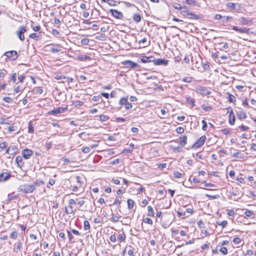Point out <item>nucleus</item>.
I'll use <instances>...</instances> for the list:
<instances>
[{
	"instance_id": "obj_1",
	"label": "nucleus",
	"mask_w": 256,
	"mask_h": 256,
	"mask_svg": "<svg viewBox=\"0 0 256 256\" xmlns=\"http://www.w3.org/2000/svg\"><path fill=\"white\" fill-rule=\"evenodd\" d=\"M206 140L205 136H200L196 142H195L192 146V148H198L202 146Z\"/></svg>"
},
{
	"instance_id": "obj_2",
	"label": "nucleus",
	"mask_w": 256,
	"mask_h": 256,
	"mask_svg": "<svg viewBox=\"0 0 256 256\" xmlns=\"http://www.w3.org/2000/svg\"><path fill=\"white\" fill-rule=\"evenodd\" d=\"M18 189L20 192L25 194L30 193L32 192V185L27 184L20 185Z\"/></svg>"
},
{
	"instance_id": "obj_3",
	"label": "nucleus",
	"mask_w": 256,
	"mask_h": 256,
	"mask_svg": "<svg viewBox=\"0 0 256 256\" xmlns=\"http://www.w3.org/2000/svg\"><path fill=\"white\" fill-rule=\"evenodd\" d=\"M119 104L120 106H124L126 110H130L132 108V104L128 101L126 98L123 97L119 101Z\"/></svg>"
},
{
	"instance_id": "obj_4",
	"label": "nucleus",
	"mask_w": 256,
	"mask_h": 256,
	"mask_svg": "<svg viewBox=\"0 0 256 256\" xmlns=\"http://www.w3.org/2000/svg\"><path fill=\"white\" fill-rule=\"evenodd\" d=\"M122 64L126 68L134 69L139 68V65L137 63L130 60H126Z\"/></svg>"
},
{
	"instance_id": "obj_5",
	"label": "nucleus",
	"mask_w": 256,
	"mask_h": 256,
	"mask_svg": "<svg viewBox=\"0 0 256 256\" xmlns=\"http://www.w3.org/2000/svg\"><path fill=\"white\" fill-rule=\"evenodd\" d=\"M68 109V108L66 106L65 108L62 107H58L52 110L50 114L52 115H56L61 113H63L66 112Z\"/></svg>"
},
{
	"instance_id": "obj_6",
	"label": "nucleus",
	"mask_w": 256,
	"mask_h": 256,
	"mask_svg": "<svg viewBox=\"0 0 256 256\" xmlns=\"http://www.w3.org/2000/svg\"><path fill=\"white\" fill-rule=\"evenodd\" d=\"M226 6L234 10L236 12H238L240 10L241 8V6L240 4H238V3H233L232 2H229L226 4Z\"/></svg>"
},
{
	"instance_id": "obj_7",
	"label": "nucleus",
	"mask_w": 256,
	"mask_h": 256,
	"mask_svg": "<svg viewBox=\"0 0 256 256\" xmlns=\"http://www.w3.org/2000/svg\"><path fill=\"white\" fill-rule=\"evenodd\" d=\"M110 12H111L112 16L118 19H122L124 18L123 14L116 10L110 9Z\"/></svg>"
},
{
	"instance_id": "obj_8",
	"label": "nucleus",
	"mask_w": 256,
	"mask_h": 256,
	"mask_svg": "<svg viewBox=\"0 0 256 256\" xmlns=\"http://www.w3.org/2000/svg\"><path fill=\"white\" fill-rule=\"evenodd\" d=\"M4 55L11 60H14L18 58L17 52L14 50L6 52L4 53Z\"/></svg>"
},
{
	"instance_id": "obj_9",
	"label": "nucleus",
	"mask_w": 256,
	"mask_h": 256,
	"mask_svg": "<svg viewBox=\"0 0 256 256\" xmlns=\"http://www.w3.org/2000/svg\"><path fill=\"white\" fill-rule=\"evenodd\" d=\"M185 17L190 19L198 20L201 19L202 15L200 14H196L190 11L189 12H187Z\"/></svg>"
},
{
	"instance_id": "obj_10",
	"label": "nucleus",
	"mask_w": 256,
	"mask_h": 256,
	"mask_svg": "<svg viewBox=\"0 0 256 256\" xmlns=\"http://www.w3.org/2000/svg\"><path fill=\"white\" fill-rule=\"evenodd\" d=\"M26 32V29L24 26H20L18 28V30L16 32V34L18 35V38L21 40H24V34Z\"/></svg>"
},
{
	"instance_id": "obj_11",
	"label": "nucleus",
	"mask_w": 256,
	"mask_h": 256,
	"mask_svg": "<svg viewBox=\"0 0 256 256\" xmlns=\"http://www.w3.org/2000/svg\"><path fill=\"white\" fill-rule=\"evenodd\" d=\"M154 64L156 66H166L168 64V60L161 58H154Z\"/></svg>"
},
{
	"instance_id": "obj_12",
	"label": "nucleus",
	"mask_w": 256,
	"mask_h": 256,
	"mask_svg": "<svg viewBox=\"0 0 256 256\" xmlns=\"http://www.w3.org/2000/svg\"><path fill=\"white\" fill-rule=\"evenodd\" d=\"M196 92L204 96H208L211 94L210 91L208 90L206 88L202 86H200V88H198Z\"/></svg>"
},
{
	"instance_id": "obj_13",
	"label": "nucleus",
	"mask_w": 256,
	"mask_h": 256,
	"mask_svg": "<svg viewBox=\"0 0 256 256\" xmlns=\"http://www.w3.org/2000/svg\"><path fill=\"white\" fill-rule=\"evenodd\" d=\"M22 156L25 160H28L32 155V150L30 149H25L22 152Z\"/></svg>"
},
{
	"instance_id": "obj_14",
	"label": "nucleus",
	"mask_w": 256,
	"mask_h": 256,
	"mask_svg": "<svg viewBox=\"0 0 256 256\" xmlns=\"http://www.w3.org/2000/svg\"><path fill=\"white\" fill-rule=\"evenodd\" d=\"M235 116L231 108V110L230 111L228 116L229 124L231 125H234L235 122Z\"/></svg>"
},
{
	"instance_id": "obj_15",
	"label": "nucleus",
	"mask_w": 256,
	"mask_h": 256,
	"mask_svg": "<svg viewBox=\"0 0 256 256\" xmlns=\"http://www.w3.org/2000/svg\"><path fill=\"white\" fill-rule=\"evenodd\" d=\"M154 58L153 56L147 57V56H142L140 58V62L142 63H149L150 62H154Z\"/></svg>"
},
{
	"instance_id": "obj_16",
	"label": "nucleus",
	"mask_w": 256,
	"mask_h": 256,
	"mask_svg": "<svg viewBox=\"0 0 256 256\" xmlns=\"http://www.w3.org/2000/svg\"><path fill=\"white\" fill-rule=\"evenodd\" d=\"M238 21L242 25H248L252 24V19L246 18L244 17H240L239 18Z\"/></svg>"
},
{
	"instance_id": "obj_17",
	"label": "nucleus",
	"mask_w": 256,
	"mask_h": 256,
	"mask_svg": "<svg viewBox=\"0 0 256 256\" xmlns=\"http://www.w3.org/2000/svg\"><path fill=\"white\" fill-rule=\"evenodd\" d=\"M17 148L14 146H10L6 150V152L10 155L14 154L16 152Z\"/></svg>"
},
{
	"instance_id": "obj_18",
	"label": "nucleus",
	"mask_w": 256,
	"mask_h": 256,
	"mask_svg": "<svg viewBox=\"0 0 256 256\" xmlns=\"http://www.w3.org/2000/svg\"><path fill=\"white\" fill-rule=\"evenodd\" d=\"M236 114L238 119L240 120H242L246 118V114L242 110H240L239 111L236 112Z\"/></svg>"
},
{
	"instance_id": "obj_19",
	"label": "nucleus",
	"mask_w": 256,
	"mask_h": 256,
	"mask_svg": "<svg viewBox=\"0 0 256 256\" xmlns=\"http://www.w3.org/2000/svg\"><path fill=\"white\" fill-rule=\"evenodd\" d=\"M10 176L8 172H3L0 174V182H5L8 180Z\"/></svg>"
},
{
	"instance_id": "obj_20",
	"label": "nucleus",
	"mask_w": 256,
	"mask_h": 256,
	"mask_svg": "<svg viewBox=\"0 0 256 256\" xmlns=\"http://www.w3.org/2000/svg\"><path fill=\"white\" fill-rule=\"evenodd\" d=\"M178 142L179 144L182 146H184L186 144L187 141V136H184L180 138L178 140Z\"/></svg>"
},
{
	"instance_id": "obj_21",
	"label": "nucleus",
	"mask_w": 256,
	"mask_h": 256,
	"mask_svg": "<svg viewBox=\"0 0 256 256\" xmlns=\"http://www.w3.org/2000/svg\"><path fill=\"white\" fill-rule=\"evenodd\" d=\"M22 156H18L16 158V162L18 164V166L20 167H22L24 164L23 162V159Z\"/></svg>"
},
{
	"instance_id": "obj_22",
	"label": "nucleus",
	"mask_w": 256,
	"mask_h": 256,
	"mask_svg": "<svg viewBox=\"0 0 256 256\" xmlns=\"http://www.w3.org/2000/svg\"><path fill=\"white\" fill-rule=\"evenodd\" d=\"M90 58L89 56L86 55H80L77 56V60L80 61H86L88 60H90Z\"/></svg>"
},
{
	"instance_id": "obj_23",
	"label": "nucleus",
	"mask_w": 256,
	"mask_h": 256,
	"mask_svg": "<svg viewBox=\"0 0 256 256\" xmlns=\"http://www.w3.org/2000/svg\"><path fill=\"white\" fill-rule=\"evenodd\" d=\"M154 210L153 208L149 206H148V216H154Z\"/></svg>"
},
{
	"instance_id": "obj_24",
	"label": "nucleus",
	"mask_w": 256,
	"mask_h": 256,
	"mask_svg": "<svg viewBox=\"0 0 256 256\" xmlns=\"http://www.w3.org/2000/svg\"><path fill=\"white\" fill-rule=\"evenodd\" d=\"M65 212L66 214H74V211L72 210V206H69L68 207H65Z\"/></svg>"
},
{
	"instance_id": "obj_25",
	"label": "nucleus",
	"mask_w": 256,
	"mask_h": 256,
	"mask_svg": "<svg viewBox=\"0 0 256 256\" xmlns=\"http://www.w3.org/2000/svg\"><path fill=\"white\" fill-rule=\"evenodd\" d=\"M133 20L136 22H139L141 21L142 16L140 14H134L132 16Z\"/></svg>"
},
{
	"instance_id": "obj_26",
	"label": "nucleus",
	"mask_w": 256,
	"mask_h": 256,
	"mask_svg": "<svg viewBox=\"0 0 256 256\" xmlns=\"http://www.w3.org/2000/svg\"><path fill=\"white\" fill-rule=\"evenodd\" d=\"M43 92L42 88L41 86H36L34 88H33V92H34V94H42Z\"/></svg>"
},
{
	"instance_id": "obj_27",
	"label": "nucleus",
	"mask_w": 256,
	"mask_h": 256,
	"mask_svg": "<svg viewBox=\"0 0 256 256\" xmlns=\"http://www.w3.org/2000/svg\"><path fill=\"white\" fill-rule=\"evenodd\" d=\"M127 204H128V209H132L134 206V201L132 199H128L127 200Z\"/></svg>"
},
{
	"instance_id": "obj_28",
	"label": "nucleus",
	"mask_w": 256,
	"mask_h": 256,
	"mask_svg": "<svg viewBox=\"0 0 256 256\" xmlns=\"http://www.w3.org/2000/svg\"><path fill=\"white\" fill-rule=\"evenodd\" d=\"M42 37V34L40 32L38 34L33 33V39L38 40Z\"/></svg>"
},
{
	"instance_id": "obj_29",
	"label": "nucleus",
	"mask_w": 256,
	"mask_h": 256,
	"mask_svg": "<svg viewBox=\"0 0 256 256\" xmlns=\"http://www.w3.org/2000/svg\"><path fill=\"white\" fill-rule=\"evenodd\" d=\"M181 11V13L182 14V15L184 16H186V14H187V12H189L190 10H188V8L186 6H183L182 7V9Z\"/></svg>"
},
{
	"instance_id": "obj_30",
	"label": "nucleus",
	"mask_w": 256,
	"mask_h": 256,
	"mask_svg": "<svg viewBox=\"0 0 256 256\" xmlns=\"http://www.w3.org/2000/svg\"><path fill=\"white\" fill-rule=\"evenodd\" d=\"M100 120L102 122H106L108 120L109 117L106 115L102 114L99 116Z\"/></svg>"
},
{
	"instance_id": "obj_31",
	"label": "nucleus",
	"mask_w": 256,
	"mask_h": 256,
	"mask_svg": "<svg viewBox=\"0 0 256 256\" xmlns=\"http://www.w3.org/2000/svg\"><path fill=\"white\" fill-rule=\"evenodd\" d=\"M84 228L85 230H87L90 228V224L88 220H84Z\"/></svg>"
},
{
	"instance_id": "obj_32",
	"label": "nucleus",
	"mask_w": 256,
	"mask_h": 256,
	"mask_svg": "<svg viewBox=\"0 0 256 256\" xmlns=\"http://www.w3.org/2000/svg\"><path fill=\"white\" fill-rule=\"evenodd\" d=\"M192 76H186L184 78L182 81L184 82L190 83L192 82Z\"/></svg>"
},
{
	"instance_id": "obj_33",
	"label": "nucleus",
	"mask_w": 256,
	"mask_h": 256,
	"mask_svg": "<svg viewBox=\"0 0 256 256\" xmlns=\"http://www.w3.org/2000/svg\"><path fill=\"white\" fill-rule=\"evenodd\" d=\"M216 224L219 226H221L222 228H225L228 224V222L226 220H223L221 222L218 221L216 222Z\"/></svg>"
},
{
	"instance_id": "obj_34",
	"label": "nucleus",
	"mask_w": 256,
	"mask_h": 256,
	"mask_svg": "<svg viewBox=\"0 0 256 256\" xmlns=\"http://www.w3.org/2000/svg\"><path fill=\"white\" fill-rule=\"evenodd\" d=\"M232 29L240 33H244V28H239L236 26H233Z\"/></svg>"
},
{
	"instance_id": "obj_35",
	"label": "nucleus",
	"mask_w": 256,
	"mask_h": 256,
	"mask_svg": "<svg viewBox=\"0 0 256 256\" xmlns=\"http://www.w3.org/2000/svg\"><path fill=\"white\" fill-rule=\"evenodd\" d=\"M172 151L174 152H182V147L176 146V147L172 148Z\"/></svg>"
},
{
	"instance_id": "obj_36",
	"label": "nucleus",
	"mask_w": 256,
	"mask_h": 256,
	"mask_svg": "<svg viewBox=\"0 0 256 256\" xmlns=\"http://www.w3.org/2000/svg\"><path fill=\"white\" fill-rule=\"evenodd\" d=\"M228 100L232 102H236V97L228 93Z\"/></svg>"
},
{
	"instance_id": "obj_37",
	"label": "nucleus",
	"mask_w": 256,
	"mask_h": 256,
	"mask_svg": "<svg viewBox=\"0 0 256 256\" xmlns=\"http://www.w3.org/2000/svg\"><path fill=\"white\" fill-rule=\"evenodd\" d=\"M106 2L110 6H116V2L114 0H107Z\"/></svg>"
},
{
	"instance_id": "obj_38",
	"label": "nucleus",
	"mask_w": 256,
	"mask_h": 256,
	"mask_svg": "<svg viewBox=\"0 0 256 256\" xmlns=\"http://www.w3.org/2000/svg\"><path fill=\"white\" fill-rule=\"evenodd\" d=\"M40 185H44V182L42 180H36L33 184V187L36 188V186H40Z\"/></svg>"
},
{
	"instance_id": "obj_39",
	"label": "nucleus",
	"mask_w": 256,
	"mask_h": 256,
	"mask_svg": "<svg viewBox=\"0 0 256 256\" xmlns=\"http://www.w3.org/2000/svg\"><path fill=\"white\" fill-rule=\"evenodd\" d=\"M176 132L178 134H182L184 132V129L182 127H178L176 128Z\"/></svg>"
},
{
	"instance_id": "obj_40",
	"label": "nucleus",
	"mask_w": 256,
	"mask_h": 256,
	"mask_svg": "<svg viewBox=\"0 0 256 256\" xmlns=\"http://www.w3.org/2000/svg\"><path fill=\"white\" fill-rule=\"evenodd\" d=\"M143 222L144 223L148 224L150 225H152L153 224L152 220L149 218H144Z\"/></svg>"
},
{
	"instance_id": "obj_41",
	"label": "nucleus",
	"mask_w": 256,
	"mask_h": 256,
	"mask_svg": "<svg viewBox=\"0 0 256 256\" xmlns=\"http://www.w3.org/2000/svg\"><path fill=\"white\" fill-rule=\"evenodd\" d=\"M244 214L246 217H251L254 214V213L252 211L250 210H247L244 212Z\"/></svg>"
},
{
	"instance_id": "obj_42",
	"label": "nucleus",
	"mask_w": 256,
	"mask_h": 256,
	"mask_svg": "<svg viewBox=\"0 0 256 256\" xmlns=\"http://www.w3.org/2000/svg\"><path fill=\"white\" fill-rule=\"evenodd\" d=\"M89 42H90L89 39H88L87 38H84L81 40V44L82 45L86 46L88 44Z\"/></svg>"
},
{
	"instance_id": "obj_43",
	"label": "nucleus",
	"mask_w": 256,
	"mask_h": 256,
	"mask_svg": "<svg viewBox=\"0 0 256 256\" xmlns=\"http://www.w3.org/2000/svg\"><path fill=\"white\" fill-rule=\"evenodd\" d=\"M222 132L225 134L228 135L230 133V128H224L221 130Z\"/></svg>"
},
{
	"instance_id": "obj_44",
	"label": "nucleus",
	"mask_w": 256,
	"mask_h": 256,
	"mask_svg": "<svg viewBox=\"0 0 256 256\" xmlns=\"http://www.w3.org/2000/svg\"><path fill=\"white\" fill-rule=\"evenodd\" d=\"M3 100L6 102L11 104L13 102L12 99L9 97H4L3 98Z\"/></svg>"
},
{
	"instance_id": "obj_45",
	"label": "nucleus",
	"mask_w": 256,
	"mask_h": 256,
	"mask_svg": "<svg viewBox=\"0 0 256 256\" xmlns=\"http://www.w3.org/2000/svg\"><path fill=\"white\" fill-rule=\"evenodd\" d=\"M64 78H66V76H56L55 78L57 80H62V82H66Z\"/></svg>"
},
{
	"instance_id": "obj_46",
	"label": "nucleus",
	"mask_w": 256,
	"mask_h": 256,
	"mask_svg": "<svg viewBox=\"0 0 256 256\" xmlns=\"http://www.w3.org/2000/svg\"><path fill=\"white\" fill-rule=\"evenodd\" d=\"M18 236V232L16 231L13 232L10 234V238L12 239H16Z\"/></svg>"
},
{
	"instance_id": "obj_47",
	"label": "nucleus",
	"mask_w": 256,
	"mask_h": 256,
	"mask_svg": "<svg viewBox=\"0 0 256 256\" xmlns=\"http://www.w3.org/2000/svg\"><path fill=\"white\" fill-rule=\"evenodd\" d=\"M173 174L176 178H180L182 176V174L178 171L174 172Z\"/></svg>"
},
{
	"instance_id": "obj_48",
	"label": "nucleus",
	"mask_w": 256,
	"mask_h": 256,
	"mask_svg": "<svg viewBox=\"0 0 256 256\" xmlns=\"http://www.w3.org/2000/svg\"><path fill=\"white\" fill-rule=\"evenodd\" d=\"M112 221L114 222H118V219L120 217V216H118L114 215L113 214H112Z\"/></svg>"
},
{
	"instance_id": "obj_49",
	"label": "nucleus",
	"mask_w": 256,
	"mask_h": 256,
	"mask_svg": "<svg viewBox=\"0 0 256 256\" xmlns=\"http://www.w3.org/2000/svg\"><path fill=\"white\" fill-rule=\"evenodd\" d=\"M232 241L236 244H238L241 242V239L240 238H234Z\"/></svg>"
},
{
	"instance_id": "obj_50",
	"label": "nucleus",
	"mask_w": 256,
	"mask_h": 256,
	"mask_svg": "<svg viewBox=\"0 0 256 256\" xmlns=\"http://www.w3.org/2000/svg\"><path fill=\"white\" fill-rule=\"evenodd\" d=\"M220 252L224 254H226L228 253L227 248L226 247H222L220 249Z\"/></svg>"
},
{
	"instance_id": "obj_51",
	"label": "nucleus",
	"mask_w": 256,
	"mask_h": 256,
	"mask_svg": "<svg viewBox=\"0 0 256 256\" xmlns=\"http://www.w3.org/2000/svg\"><path fill=\"white\" fill-rule=\"evenodd\" d=\"M244 34H255L256 33L251 32L250 28H244Z\"/></svg>"
},
{
	"instance_id": "obj_52",
	"label": "nucleus",
	"mask_w": 256,
	"mask_h": 256,
	"mask_svg": "<svg viewBox=\"0 0 256 256\" xmlns=\"http://www.w3.org/2000/svg\"><path fill=\"white\" fill-rule=\"evenodd\" d=\"M90 149L89 147H84L82 148V152L84 154H88L90 152Z\"/></svg>"
},
{
	"instance_id": "obj_53",
	"label": "nucleus",
	"mask_w": 256,
	"mask_h": 256,
	"mask_svg": "<svg viewBox=\"0 0 256 256\" xmlns=\"http://www.w3.org/2000/svg\"><path fill=\"white\" fill-rule=\"evenodd\" d=\"M84 104V102L80 100H76L74 102V104L76 106H83Z\"/></svg>"
},
{
	"instance_id": "obj_54",
	"label": "nucleus",
	"mask_w": 256,
	"mask_h": 256,
	"mask_svg": "<svg viewBox=\"0 0 256 256\" xmlns=\"http://www.w3.org/2000/svg\"><path fill=\"white\" fill-rule=\"evenodd\" d=\"M119 237H120V242H123L125 240L126 236L124 232H122V233L120 234Z\"/></svg>"
},
{
	"instance_id": "obj_55",
	"label": "nucleus",
	"mask_w": 256,
	"mask_h": 256,
	"mask_svg": "<svg viewBox=\"0 0 256 256\" xmlns=\"http://www.w3.org/2000/svg\"><path fill=\"white\" fill-rule=\"evenodd\" d=\"M238 128L242 130V131H246L248 130L249 129V128L247 126H245L244 125L240 126Z\"/></svg>"
},
{
	"instance_id": "obj_56",
	"label": "nucleus",
	"mask_w": 256,
	"mask_h": 256,
	"mask_svg": "<svg viewBox=\"0 0 256 256\" xmlns=\"http://www.w3.org/2000/svg\"><path fill=\"white\" fill-rule=\"evenodd\" d=\"M67 232H68V239H69L70 242H74L72 241V240H73L74 238H73V236H72V234L68 230L67 231Z\"/></svg>"
},
{
	"instance_id": "obj_57",
	"label": "nucleus",
	"mask_w": 256,
	"mask_h": 256,
	"mask_svg": "<svg viewBox=\"0 0 256 256\" xmlns=\"http://www.w3.org/2000/svg\"><path fill=\"white\" fill-rule=\"evenodd\" d=\"M198 225L200 228H204V222L202 220H200L198 222Z\"/></svg>"
},
{
	"instance_id": "obj_58",
	"label": "nucleus",
	"mask_w": 256,
	"mask_h": 256,
	"mask_svg": "<svg viewBox=\"0 0 256 256\" xmlns=\"http://www.w3.org/2000/svg\"><path fill=\"white\" fill-rule=\"evenodd\" d=\"M202 129L203 130H206L207 128V124L204 120H202Z\"/></svg>"
},
{
	"instance_id": "obj_59",
	"label": "nucleus",
	"mask_w": 256,
	"mask_h": 256,
	"mask_svg": "<svg viewBox=\"0 0 256 256\" xmlns=\"http://www.w3.org/2000/svg\"><path fill=\"white\" fill-rule=\"evenodd\" d=\"M172 6L176 10H180L182 9V7L179 4H175Z\"/></svg>"
},
{
	"instance_id": "obj_60",
	"label": "nucleus",
	"mask_w": 256,
	"mask_h": 256,
	"mask_svg": "<svg viewBox=\"0 0 256 256\" xmlns=\"http://www.w3.org/2000/svg\"><path fill=\"white\" fill-rule=\"evenodd\" d=\"M66 82H67L68 84L74 81V78L70 77L64 78Z\"/></svg>"
},
{
	"instance_id": "obj_61",
	"label": "nucleus",
	"mask_w": 256,
	"mask_h": 256,
	"mask_svg": "<svg viewBox=\"0 0 256 256\" xmlns=\"http://www.w3.org/2000/svg\"><path fill=\"white\" fill-rule=\"evenodd\" d=\"M185 2L186 4L190 5L194 4L196 3V1L194 0H186Z\"/></svg>"
},
{
	"instance_id": "obj_62",
	"label": "nucleus",
	"mask_w": 256,
	"mask_h": 256,
	"mask_svg": "<svg viewBox=\"0 0 256 256\" xmlns=\"http://www.w3.org/2000/svg\"><path fill=\"white\" fill-rule=\"evenodd\" d=\"M0 124H9L7 122V120L4 119V118H2L0 120Z\"/></svg>"
},
{
	"instance_id": "obj_63",
	"label": "nucleus",
	"mask_w": 256,
	"mask_h": 256,
	"mask_svg": "<svg viewBox=\"0 0 256 256\" xmlns=\"http://www.w3.org/2000/svg\"><path fill=\"white\" fill-rule=\"evenodd\" d=\"M110 240L112 242H116V236L114 234L111 235Z\"/></svg>"
},
{
	"instance_id": "obj_64",
	"label": "nucleus",
	"mask_w": 256,
	"mask_h": 256,
	"mask_svg": "<svg viewBox=\"0 0 256 256\" xmlns=\"http://www.w3.org/2000/svg\"><path fill=\"white\" fill-rule=\"evenodd\" d=\"M227 211V214L229 216H233L234 214V212L233 210H228Z\"/></svg>"
}]
</instances>
